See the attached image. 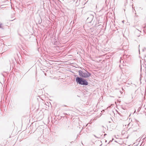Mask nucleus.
Returning <instances> with one entry per match:
<instances>
[{
  "label": "nucleus",
  "mask_w": 146,
  "mask_h": 146,
  "mask_svg": "<svg viewBox=\"0 0 146 146\" xmlns=\"http://www.w3.org/2000/svg\"><path fill=\"white\" fill-rule=\"evenodd\" d=\"M76 80L77 83L79 84L87 85L88 84V83L86 80L81 77H77L76 78Z\"/></svg>",
  "instance_id": "f257e3e1"
},
{
  "label": "nucleus",
  "mask_w": 146,
  "mask_h": 146,
  "mask_svg": "<svg viewBox=\"0 0 146 146\" xmlns=\"http://www.w3.org/2000/svg\"><path fill=\"white\" fill-rule=\"evenodd\" d=\"M141 78H140V80H141Z\"/></svg>",
  "instance_id": "6e6552de"
},
{
  "label": "nucleus",
  "mask_w": 146,
  "mask_h": 146,
  "mask_svg": "<svg viewBox=\"0 0 146 146\" xmlns=\"http://www.w3.org/2000/svg\"><path fill=\"white\" fill-rule=\"evenodd\" d=\"M131 95H132V98L133 99V95H132V94H131Z\"/></svg>",
  "instance_id": "39448f33"
},
{
  "label": "nucleus",
  "mask_w": 146,
  "mask_h": 146,
  "mask_svg": "<svg viewBox=\"0 0 146 146\" xmlns=\"http://www.w3.org/2000/svg\"><path fill=\"white\" fill-rule=\"evenodd\" d=\"M94 136L95 137H96V136L95 135H94Z\"/></svg>",
  "instance_id": "0eeeda50"
},
{
  "label": "nucleus",
  "mask_w": 146,
  "mask_h": 146,
  "mask_svg": "<svg viewBox=\"0 0 146 146\" xmlns=\"http://www.w3.org/2000/svg\"><path fill=\"white\" fill-rule=\"evenodd\" d=\"M94 13L93 12H88V17L87 19V21L88 23H90L92 21L94 18Z\"/></svg>",
  "instance_id": "7ed1b4c3"
},
{
  "label": "nucleus",
  "mask_w": 146,
  "mask_h": 146,
  "mask_svg": "<svg viewBox=\"0 0 146 146\" xmlns=\"http://www.w3.org/2000/svg\"><path fill=\"white\" fill-rule=\"evenodd\" d=\"M2 23H0V28L3 29V28L2 26Z\"/></svg>",
  "instance_id": "20e7f679"
},
{
  "label": "nucleus",
  "mask_w": 146,
  "mask_h": 146,
  "mask_svg": "<svg viewBox=\"0 0 146 146\" xmlns=\"http://www.w3.org/2000/svg\"><path fill=\"white\" fill-rule=\"evenodd\" d=\"M15 19H12V20H10V21H13V20H15Z\"/></svg>",
  "instance_id": "423d86ee"
},
{
  "label": "nucleus",
  "mask_w": 146,
  "mask_h": 146,
  "mask_svg": "<svg viewBox=\"0 0 146 146\" xmlns=\"http://www.w3.org/2000/svg\"><path fill=\"white\" fill-rule=\"evenodd\" d=\"M78 72L79 76L83 78H87L90 77L91 75L90 73L86 70L82 71L80 70Z\"/></svg>",
  "instance_id": "f03ea898"
}]
</instances>
